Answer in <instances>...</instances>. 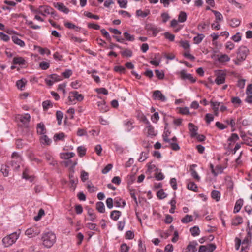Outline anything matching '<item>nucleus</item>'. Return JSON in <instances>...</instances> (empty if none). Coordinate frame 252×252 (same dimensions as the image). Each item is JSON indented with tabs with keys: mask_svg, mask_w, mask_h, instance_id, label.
I'll return each mask as SVG.
<instances>
[{
	"mask_svg": "<svg viewBox=\"0 0 252 252\" xmlns=\"http://www.w3.org/2000/svg\"><path fill=\"white\" fill-rule=\"evenodd\" d=\"M56 236L52 232H47L43 234L42 237L43 245L47 248H51L56 242Z\"/></svg>",
	"mask_w": 252,
	"mask_h": 252,
	"instance_id": "nucleus-1",
	"label": "nucleus"
},
{
	"mask_svg": "<svg viewBox=\"0 0 252 252\" xmlns=\"http://www.w3.org/2000/svg\"><path fill=\"white\" fill-rule=\"evenodd\" d=\"M19 237V234L16 232L12 233L5 237L2 240L4 247H8L13 244Z\"/></svg>",
	"mask_w": 252,
	"mask_h": 252,
	"instance_id": "nucleus-2",
	"label": "nucleus"
},
{
	"mask_svg": "<svg viewBox=\"0 0 252 252\" xmlns=\"http://www.w3.org/2000/svg\"><path fill=\"white\" fill-rule=\"evenodd\" d=\"M249 51V49L246 47H240L237 52V60L240 62L244 61L248 54Z\"/></svg>",
	"mask_w": 252,
	"mask_h": 252,
	"instance_id": "nucleus-3",
	"label": "nucleus"
},
{
	"mask_svg": "<svg viewBox=\"0 0 252 252\" xmlns=\"http://www.w3.org/2000/svg\"><path fill=\"white\" fill-rule=\"evenodd\" d=\"M40 229L36 226H32L27 229L25 231V234L29 237H32L38 235L40 233Z\"/></svg>",
	"mask_w": 252,
	"mask_h": 252,
	"instance_id": "nucleus-4",
	"label": "nucleus"
},
{
	"mask_svg": "<svg viewBox=\"0 0 252 252\" xmlns=\"http://www.w3.org/2000/svg\"><path fill=\"white\" fill-rule=\"evenodd\" d=\"M145 29L149 32V34H150V32H152L153 36H156L160 32V29L159 28L152 24H146Z\"/></svg>",
	"mask_w": 252,
	"mask_h": 252,
	"instance_id": "nucleus-5",
	"label": "nucleus"
},
{
	"mask_svg": "<svg viewBox=\"0 0 252 252\" xmlns=\"http://www.w3.org/2000/svg\"><path fill=\"white\" fill-rule=\"evenodd\" d=\"M152 97L154 99L158 100L162 102H165L167 100L166 96L159 90L154 91Z\"/></svg>",
	"mask_w": 252,
	"mask_h": 252,
	"instance_id": "nucleus-6",
	"label": "nucleus"
},
{
	"mask_svg": "<svg viewBox=\"0 0 252 252\" xmlns=\"http://www.w3.org/2000/svg\"><path fill=\"white\" fill-rule=\"evenodd\" d=\"M216 78L215 79V82L218 85L222 84L225 82V73L222 71L219 70L216 73Z\"/></svg>",
	"mask_w": 252,
	"mask_h": 252,
	"instance_id": "nucleus-7",
	"label": "nucleus"
},
{
	"mask_svg": "<svg viewBox=\"0 0 252 252\" xmlns=\"http://www.w3.org/2000/svg\"><path fill=\"white\" fill-rule=\"evenodd\" d=\"M181 78L182 80H189L191 83H195L196 81L191 74H187L185 70H182L180 72Z\"/></svg>",
	"mask_w": 252,
	"mask_h": 252,
	"instance_id": "nucleus-8",
	"label": "nucleus"
},
{
	"mask_svg": "<svg viewBox=\"0 0 252 252\" xmlns=\"http://www.w3.org/2000/svg\"><path fill=\"white\" fill-rule=\"evenodd\" d=\"M53 6L57 8L59 10L67 14L69 12V10L63 3L60 2H54Z\"/></svg>",
	"mask_w": 252,
	"mask_h": 252,
	"instance_id": "nucleus-9",
	"label": "nucleus"
},
{
	"mask_svg": "<svg viewBox=\"0 0 252 252\" xmlns=\"http://www.w3.org/2000/svg\"><path fill=\"white\" fill-rule=\"evenodd\" d=\"M188 128L190 133V136L191 137H195L197 135V130L198 129V127L195 126L193 124L189 123L188 124Z\"/></svg>",
	"mask_w": 252,
	"mask_h": 252,
	"instance_id": "nucleus-10",
	"label": "nucleus"
},
{
	"mask_svg": "<svg viewBox=\"0 0 252 252\" xmlns=\"http://www.w3.org/2000/svg\"><path fill=\"white\" fill-rule=\"evenodd\" d=\"M18 119L24 125H27L30 121L31 116L30 114L26 113L24 115H19Z\"/></svg>",
	"mask_w": 252,
	"mask_h": 252,
	"instance_id": "nucleus-11",
	"label": "nucleus"
},
{
	"mask_svg": "<svg viewBox=\"0 0 252 252\" xmlns=\"http://www.w3.org/2000/svg\"><path fill=\"white\" fill-rule=\"evenodd\" d=\"M22 160V158L18 159H12L11 161V165L13 168V170H18L20 168V163Z\"/></svg>",
	"mask_w": 252,
	"mask_h": 252,
	"instance_id": "nucleus-12",
	"label": "nucleus"
},
{
	"mask_svg": "<svg viewBox=\"0 0 252 252\" xmlns=\"http://www.w3.org/2000/svg\"><path fill=\"white\" fill-rule=\"evenodd\" d=\"M243 200L242 199H239L238 200H237V201L235 203V206H234L233 212L234 213H237L239 212L240 211V210H241V209L243 206Z\"/></svg>",
	"mask_w": 252,
	"mask_h": 252,
	"instance_id": "nucleus-13",
	"label": "nucleus"
},
{
	"mask_svg": "<svg viewBox=\"0 0 252 252\" xmlns=\"http://www.w3.org/2000/svg\"><path fill=\"white\" fill-rule=\"evenodd\" d=\"M40 14L45 16L46 14H50V12L52 10V8L49 6H40Z\"/></svg>",
	"mask_w": 252,
	"mask_h": 252,
	"instance_id": "nucleus-14",
	"label": "nucleus"
},
{
	"mask_svg": "<svg viewBox=\"0 0 252 252\" xmlns=\"http://www.w3.org/2000/svg\"><path fill=\"white\" fill-rule=\"evenodd\" d=\"M197 245V243L195 241L191 242L187 246L186 250L189 252H195L197 250L196 247Z\"/></svg>",
	"mask_w": 252,
	"mask_h": 252,
	"instance_id": "nucleus-15",
	"label": "nucleus"
},
{
	"mask_svg": "<svg viewBox=\"0 0 252 252\" xmlns=\"http://www.w3.org/2000/svg\"><path fill=\"white\" fill-rule=\"evenodd\" d=\"M37 132L41 135H43L46 132V129L43 123H40L37 124Z\"/></svg>",
	"mask_w": 252,
	"mask_h": 252,
	"instance_id": "nucleus-16",
	"label": "nucleus"
},
{
	"mask_svg": "<svg viewBox=\"0 0 252 252\" xmlns=\"http://www.w3.org/2000/svg\"><path fill=\"white\" fill-rule=\"evenodd\" d=\"M211 11L214 14L215 16L216 19L215 22L216 23H219L223 20V16L220 12L214 10H211Z\"/></svg>",
	"mask_w": 252,
	"mask_h": 252,
	"instance_id": "nucleus-17",
	"label": "nucleus"
},
{
	"mask_svg": "<svg viewBox=\"0 0 252 252\" xmlns=\"http://www.w3.org/2000/svg\"><path fill=\"white\" fill-rule=\"evenodd\" d=\"M43 156L45 157V159L48 161H51L49 164L52 166H55L57 164V162L56 161L53 160V158L52 156L47 153H45L43 154Z\"/></svg>",
	"mask_w": 252,
	"mask_h": 252,
	"instance_id": "nucleus-18",
	"label": "nucleus"
},
{
	"mask_svg": "<svg viewBox=\"0 0 252 252\" xmlns=\"http://www.w3.org/2000/svg\"><path fill=\"white\" fill-rule=\"evenodd\" d=\"M192 33L194 34H197V36L193 38L194 43L196 44L200 43L205 37L204 35L202 33H196L195 32Z\"/></svg>",
	"mask_w": 252,
	"mask_h": 252,
	"instance_id": "nucleus-19",
	"label": "nucleus"
},
{
	"mask_svg": "<svg viewBox=\"0 0 252 252\" xmlns=\"http://www.w3.org/2000/svg\"><path fill=\"white\" fill-rule=\"evenodd\" d=\"M12 40L15 44L19 45L21 47L25 45L24 42L15 35L12 36Z\"/></svg>",
	"mask_w": 252,
	"mask_h": 252,
	"instance_id": "nucleus-20",
	"label": "nucleus"
},
{
	"mask_svg": "<svg viewBox=\"0 0 252 252\" xmlns=\"http://www.w3.org/2000/svg\"><path fill=\"white\" fill-rule=\"evenodd\" d=\"M121 215V212L119 211L114 210L112 211L110 214V217L114 220H117Z\"/></svg>",
	"mask_w": 252,
	"mask_h": 252,
	"instance_id": "nucleus-21",
	"label": "nucleus"
},
{
	"mask_svg": "<svg viewBox=\"0 0 252 252\" xmlns=\"http://www.w3.org/2000/svg\"><path fill=\"white\" fill-rule=\"evenodd\" d=\"M70 94H72L74 98L78 101H81L84 99V96L82 94H78L77 91L71 92Z\"/></svg>",
	"mask_w": 252,
	"mask_h": 252,
	"instance_id": "nucleus-22",
	"label": "nucleus"
},
{
	"mask_svg": "<svg viewBox=\"0 0 252 252\" xmlns=\"http://www.w3.org/2000/svg\"><path fill=\"white\" fill-rule=\"evenodd\" d=\"M25 60L22 57H14L13 60L14 64H25Z\"/></svg>",
	"mask_w": 252,
	"mask_h": 252,
	"instance_id": "nucleus-23",
	"label": "nucleus"
},
{
	"mask_svg": "<svg viewBox=\"0 0 252 252\" xmlns=\"http://www.w3.org/2000/svg\"><path fill=\"white\" fill-rule=\"evenodd\" d=\"M96 210L101 213L105 212V206L102 202H98L96 204Z\"/></svg>",
	"mask_w": 252,
	"mask_h": 252,
	"instance_id": "nucleus-24",
	"label": "nucleus"
},
{
	"mask_svg": "<svg viewBox=\"0 0 252 252\" xmlns=\"http://www.w3.org/2000/svg\"><path fill=\"white\" fill-rule=\"evenodd\" d=\"M26 83V80L25 79H21L16 82V86L19 89L23 90L25 86Z\"/></svg>",
	"mask_w": 252,
	"mask_h": 252,
	"instance_id": "nucleus-25",
	"label": "nucleus"
},
{
	"mask_svg": "<svg viewBox=\"0 0 252 252\" xmlns=\"http://www.w3.org/2000/svg\"><path fill=\"white\" fill-rule=\"evenodd\" d=\"M190 232L193 237H195L199 235L200 231L198 226H194L190 229Z\"/></svg>",
	"mask_w": 252,
	"mask_h": 252,
	"instance_id": "nucleus-26",
	"label": "nucleus"
},
{
	"mask_svg": "<svg viewBox=\"0 0 252 252\" xmlns=\"http://www.w3.org/2000/svg\"><path fill=\"white\" fill-rule=\"evenodd\" d=\"M136 16L138 17H141L142 18L146 17L147 15L150 14V11L147 10L145 11H143L141 10H137L136 12Z\"/></svg>",
	"mask_w": 252,
	"mask_h": 252,
	"instance_id": "nucleus-27",
	"label": "nucleus"
},
{
	"mask_svg": "<svg viewBox=\"0 0 252 252\" xmlns=\"http://www.w3.org/2000/svg\"><path fill=\"white\" fill-rule=\"evenodd\" d=\"M171 132L168 130L166 129V127H165V131L163 134V140L167 143H170L171 140L168 138V137L170 135Z\"/></svg>",
	"mask_w": 252,
	"mask_h": 252,
	"instance_id": "nucleus-28",
	"label": "nucleus"
},
{
	"mask_svg": "<svg viewBox=\"0 0 252 252\" xmlns=\"http://www.w3.org/2000/svg\"><path fill=\"white\" fill-rule=\"evenodd\" d=\"M193 221V216L189 215H186L181 219V222L183 223H188Z\"/></svg>",
	"mask_w": 252,
	"mask_h": 252,
	"instance_id": "nucleus-29",
	"label": "nucleus"
},
{
	"mask_svg": "<svg viewBox=\"0 0 252 252\" xmlns=\"http://www.w3.org/2000/svg\"><path fill=\"white\" fill-rule=\"evenodd\" d=\"M187 15L185 12L181 11L178 16V21L180 22L183 23L187 20Z\"/></svg>",
	"mask_w": 252,
	"mask_h": 252,
	"instance_id": "nucleus-30",
	"label": "nucleus"
},
{
	"mask_svg": "<svg viewBox=\"0 0 252 252\" xmlns=\"http://www.w3.org/2000/svg\"><path fill=\"white\" fill-rule=\"evenodd\" d=\"M75 154L73 152H67L65 153H62L61 155V158H64L65 159H69V158L73 157Z\"/></svg>",
	"mask_w": 252,
	"mask_h": 252,
	"instance_id": "nucleus-31",
	"label": "nucleus"
},
{
	"mask_svg": "<svg viewBox=\"0 0 252 252\" xmlns=\"http://www.w3.org/2000/svg\"><path fill=\"white\" fill-rule=\"evenodd\" d=\"M243 222V219L241 216H237L232 221V224L234 226H237Z\"/></svg>",
	"mask_w": 252,
	"mask_h": 252,
	"instance_id": "nucleus-32",
	"label": "nucleus"
},
{
	"mask_svg": "<svg viewBox=\"0 0 252 252\" xmlns=\"http://www.w3.org/2000/svg\"><path fill=\"white\" fill-rule=\"evenodd\" d=\"M64 26L70 29H75L76 31H79L80 30V28L76 26L74 24L70 22H66L64 23Z\"/></svg>",
	"mask_w": 252,
	"mask_h": 252,
	"instance_id": "nucleus-33",
	"label": "nucleus"
},
{
	"mask_svg": "<svg viewBox=\"0 0 252 252\" xmlns=\"http://www.w3.org/2000/svg\"><path fill=\"white\" fill-rule=\"evenodd\" d=\"M88 214L90 216L89 220L91 221H95L96 218V215L94 213V210L92 208H89L88 209Z\"/></svg>",
	"mask_w": 252,
	"mask_h": 252,
	"instance_id": "nucleus-34",
	"label": "nucleus"
},
{
	"mask_svg": "<svg viewBox=\"0 0 252 252\" xmlns=\"http://www.w3.org/2000/svg\"><path fill=\"white\" fill-rule=\"evenodd\" d=\"M41 142L43 144L49 145L51 143V140L46 135H43L40 138Z\"/></svg>",
	"mask_w": 252,
	"mask_h": 252,
	"instance_id": "nucleus-35",
	"label": "nucleus"
},
{
	"mask_svg": "<svg viewBox=\"0 0 252 252\" xmlns=\"http://www.w3.org/2000/svg\"><path fill=\"white\" fill-rule=\"evenodd\" d=\"M230 25L231 27L235 28L239 26L240 24V20L237 18H233L230 20Z\"/></svg>",
	"mask_w": 252,
	"mask_h": 252,
	"instance_id": "nucleus-36",
	"label": "nucleus"
},
{
	"mask_svg": "<svg viewBox=\"0 0 252 252\" xmlns=\"http://www.w3.org/2000/svg\"><path fill=\"white\" fill-rule=\"evenodd\" d=\"M187 188L188 189L195 192L197 191V186L193 182H190L189 183L187 186Z\"/></svg>",
	"mask_w": 252,
	"mask_h": 252,
	"instance_id": "nucleus-37",
	"label": "nucleus"
},
{
	"mask_svg": "<svg viewBox=\"0 0 252 252\" xmlns=\"http://www.w3.org/2000/svg\"><path fill=\"white\" fill-rule=\"evenodd\" d=\"M48 78H50L54 83L62 80V77L57 74H54L48 76Z\"/></svg>",
	"mask_w": 252,
	"mask_h": 252,
	"instance_id": "nucleus-38",
	"label": "nucleus"
},
{
	"mask_svg": "<svg viewBox=\"0 0 252 252\" xmlns=\"http://www.w3.org/2000/svg\"><path fill=\"white\" fill-rule=\"evenodd\" d=\"M211 196L213 199L218 201L220 199V192L217 190H213L211 192Z\"/></svg>",
	"mask_w": 252,
	"mask_h": 252,
	"instance_id": "nucleus-39",
	"label": "nucleus"
},
{
	"mask_svg": "<svg viewBox=\"0 0 252 252\" xmlns=\"http://www.w3.org/2000/svg\"><path fill=\"white\" fill-rule=\"evenodd\" d=\"M98 106L100 107V110L102 112H105L108 110V107L105 105L104 101L98 102Z\"/></svg>",
	"mask_w": 252,
	"mask_h": 252,
	"instance_id": "nucleus-40",
	"label": "nucleus"
},
{
	"mask_svg": "<svg viewBox=\"0 0 252 252\" xmlns=\"http://www.w3.org/2000/svg\"><path fill=\"white\" fill-rule=\"evenodd\" d=\"M28 170L26 169L23 173V178L25 179L26 180H29L31 182H32L33 180L34 177L32 176H29L28 174Z\"/></svg>",
	"mask_w": 252,
	"mask_h": 252,
	"instance_id": "nucleus-41",
	"label": "nucleus"
},
{
	"mask_svg": "<svg viewBox=\"0 0 252 252\" xmlns=\"http://www.w3.org/2000/svg\"><path fill=\"white\" fill-rule=\"evenodd\" d=\"M121 54L123 57H130L132 55V52L130 49H126L124 51L121 52Z\"/></svg>",
	"mask_w": 252,
	"mask_h": 252,
	"instance_id": "nucleus-42",
	"label": "nucleus"
},
{
	"mask_svg": "<svg viewBox=\"0 0 252 252\" xmlns=\"http://www.w3.org/2000/svg\"><path fill=\"white\" fill-rule=\"evenodd\" d=\"M210 104H211L212 108L214 111H218L219 107L220 105V103L217 101L214 102L213 101H210Z\"/></svg>",
	"mask_w": 252,
	"mask_h": 252,
	"instance_id": "nucleus-43",
	"label": "nucleus"
},
{
	"mask_svg": "<svg viewBox=\"0 0 252 252\" xmlns=\"http://www.w3.org/2000/svg\"><path fill=\"white\" fill-rule=\"evenodd\" d=\"M218 60L220 63L228 62L230 60V58L226 54H223L218 58Z\"/></svg>",
	"mask_w": 252,
	"mask_h": 252,
	"instance_id": "nucleus-44",
	"label": "nucleus"
},
{
	"mask_svg": "<svg viewBox=\"0 0 252 252\" xmlns=\"http://www.w3.org/2000/svg\"><path fill=\"white\" fill-rule=\"evenodd\" d=\"M86 149L83 146H79L77 148V152L80 157H83L86 154Z\"/></svg>",
	"mask_w": 252,
	"mask_h": 252,
	"instance_id": "nucleus-45",
	"label": "nucleus"
},
{
	"mask_svg": "<svg viewBox=\"0 0 252 252\" xmlns=\"http://www.w3.org/2000/svg\"><path fill=\"white\" fill-rule=\"evenodd\" d=\"M146 128L147 129V133L149 135L152 136L156 135V134H155V131H154V128L151 125L147 126L146 127Z\"/></svg>",
	"mask_w": 252,
	"mask_h": 252,
	"instance_id": "nucleus-46",
	"label": "nucleus"
},
{
	"mask_svg": "<svg viewBox=\"0 0 252 252\" xmlns=\"http://www.w3.org/2000/svg\"><path fill=\"white\" fill-rule=\"evenodd\" d=\"M65 137V135L63 133L61 132L60 133L56 134L54 136V140L55 141L57 140H63Z\"/></svg>",
	"mask_w": 252,
	"mask_h": 252,
	"instance_id": "nucleus-47",
	"label": "nucleus"
},
{
	"mask_svg": "<svg viewBox=\"0 0 252 252\" xmlns=\"http://www.w3.org/2000/svg\"><path fill=\"white\" fill-rule=\"evenodd\" d=\"M138 252H146L145 245H143L142 241L140 239L138 241Z\"/></svg>",
	"mask_w": 252,
	"mask_h": 252,
	"instance_id": "nucleus-48",
	"label": "nucleus"
},
{
	"mask_svg": "<svg viewBox=\"0 0 252 252\" xmlns=\"http://www.w3.org/2000/svg\"><path fill=\"white\" fill-rule=\"evenodd\" d=\"M156 76L159 79H163L164 78V73L163 71H159V70H155V71Z\"/></svg>",
	"mask_w": 252,
	"mask_h": 252,
	"instance_id": "nucleus-49",
	"label": "nucleus"
},
{
	"mask_svg": "<svg viewBox=\"0 0 252 252\" xmlns=\"http://www.w3.org/2000/svg\"><path fill=\"white\" fill-rule=\"evenodd\" d=\"M206 27H207L208 28H209L208 24H207L205 23H200L198 25L197 29L201 32H204V29L206 28Z\"/></svg>",
	"mask_w": 252,
	"mask_h": 252,
	"instance_id": "nucleus-50",
	"label": "nucleus"
},
{
	"mask_svg": "<svg viewBox=\"0 0 252 252\" xmlns=\"http://www.w3.org/2000/svg\"><path fill=\"white\" fill-rule=\"evenodd\" d=\"M87 188L88 189V191L90 193H92L94 192H95L97 190V187H94L92 184V183L90 182V184H88L87 185Z\"/></svg>",
	"mask_w": 252,
	"mask_h": 252,
	"instance_id": "nucleus-51",
	"label": "nucleus"
},
{
	"mask_svg": "<svg viewBox=\"0 0 252 252\" xmlns=\"http://www.w3.org/2000/svg\"><path fill=\"white\" fill-rule=\"evenodd\" d=\"M89 174L88 172H86L84 170H82L81 171V179L82 181L84 182L88 179Z\"/></svg>",
	"mask_w": 252,
	"mask_h": 252,
	"instance_id": "nucleus-52",
	"label": "nucleus"
},
{
	"mask_svg": "<svg viewBox=\"0 0 252 252\" xmlns=\"http://www.w3.org/2000/svg\"><path fill=\"white\" fill-rule=\"evenodd\" d=\"M176 201L175 199H174V198H173L170 201V205L171 206V208L170 209L169 212L171 214H173V213H174V210H175V208H176Z\"/></svg>",
	"mask_w": 252,
	"mask_h": 252,
	"instance_id": "nucleus-53",
	"label": "nucleus"
},
{
	"mask_svg": "<svg viewBox=\"0 0 252 252\" xmlns=\"http://www.w3.org/2000/svg\"><path fill=\"white\" fill-rule=\"evenodd\" d=\"M42 106L44 110H47L50 106H52V104L50 100H46L42 102Z\"/></svg>",
	"mask_w": 252,
	"mask_h": 252,
	"instance_id": "nucleus-54",
	"label": "nucleus"
},
{
	"mask_svg": "<svg viewBox=\"0 0 252 252\" xmlns=\"http://www.w3.org/2000/svg\"><path fill=\"white\" fill-rule=\"evenodd\" d=\"M124 36L126 39L127 41H133L135 39L133 35H130L127 32H125L124 33Z\"/></svg>",
	"mask_w": 252,
	"mask_h": 252,
	"instance_id": "nucleus-55",
	"label": "nucleus"
},
{
	"mask_svg": "<svg viewBox=\"0 0 252 252\" xmlns=\"http://www.w3.org/2000/svg\"><path fill=\"white\" fill-rule=\"evenodd\" d=\"M101 33L103 34V35L106 37V38L110 42H111V36H110L109 33L107 32V31L104 29H103L102 30H101Z\"/></svg>",
	"mask_w": 252,
	"mask_h": 252,
	"instance_id": "nucleus-56",
	"label": "nucleus"
},
{
	"mask_svg": "<svg viewBox=\"0 0 252 252\" xmlns=\"http://www.w3.org/2000/svg\"><path fill=\"white\" fill-rule=\"evenodd\" d=\"M157 195L160 199H164L167 196V195L164 192L163 189H160L158 191Z\"/></svg>",
	"mask_w": 252,
	"mask_h": 252,
	"instance_id": "nucleus-57",
	"label": "nucleus"
},
{
	"mask_svg": "<svg viewBox=\"0 0 252 252\" xmlns=\"http://www.w3.org/2000/svg\"><path fill=\"white\" fill-rule=\"evenodd\" d=\"M214 118L213 115L210 113L206 114L205 117V120L208 124H210L211 122L213 121Z\"/></svg>",
	"mask_w": 252,
	"mask_h": 252,
	"instance_id": "nucleus-58",
	"label": "nucleus"
},
{
	"mask_svg": "<svg viewBox=\"0 0 252 252\" xmlns=\"http://www.w3.org/2000/svg\"><path fill=\"white\" fill-rule=\"evenodd\" d=\"M164 35L166 39L169 40L170 41H173L174 40L175 35L171 34L169 32H165L164 33Z\"/></svg>",
	"mask_w": 252,
	"mask_h": 252,
	"instance_id": "nucleus-59",
	"label": "nucleus"
},
{
	"mask_svg": "<svg viewBox=\"0 0 252 252\" xmlns=\"http://www.w3.org/2000/svg\"><path fill=\"white\" fill-rule=\"evenodd\" d=\"M119 4V6L122 8H125L127 6V0H117Z\"/></svg>",
	"mask_w": 252,
	"mask_h": 252,
	"instance_id": "nucleus-60",
	"label": "nucleus"
},
{
	"mask_svg": "<svg viewBox=\"0 0 252 252\" xmlns=\"http://www.w3.org/2000/svg\"><path fill=\"white\" fill-rule=\"evenodd\" d=\"M38 48V51L41 55L46 54L47 55H49L51 54L50 51L47 48H43L40 47H39Z\"/></svg>",
	"mask_w": 252,
	"mask_h": 252,
	"instance_id": "nucleus-61",
	"label": "nucleus"
},
{
	"mask_svg": "<svg viewBox=\"0 0 252 252\" xmlns=\"http://www.w3.org/2000/svg\"><path fill=\"white\" fill-rule=\"evenodd\" d=\"M181 46L185 49H189L190 48V44L188 41H181L180 42Z\"/></svg>",
	"mask_w": 252,
	"mask_h": 252,
	"instance_id": "nucleus-62",
	"label": "nucleus"
},
{
	"mask_svg": "<svg viewBox=\"0 0 252 252\" xmlns=\"http://www.w3.org/2000/svg\"><path fill=\"white\" fill-rule=\"evenodd\" d=\"M50 64L46 62H41L39 64V66L43 70H46L49 67Z\"/></svg>",
	"mask_w": 252,
	"mask_h": 252,
	"instance_id": "nucleus-63",
	"label": "nucleus"
},
{
	"mask_svg": "<svg viewBox=\"0 0 252 252\" xmlns=\"http://www.w3.org/2000/svg\"><path fill=\"white\" fill-rule=\"evenodd\" d=\"M216 249V246L215 244H209L207 247V252H213Z\"/></svg>",
	"mask_w": 252,
	"mask_h": 252,
	"instance_id": "nucleus-64",
	"label": "nucleus"
}]
</instances>
